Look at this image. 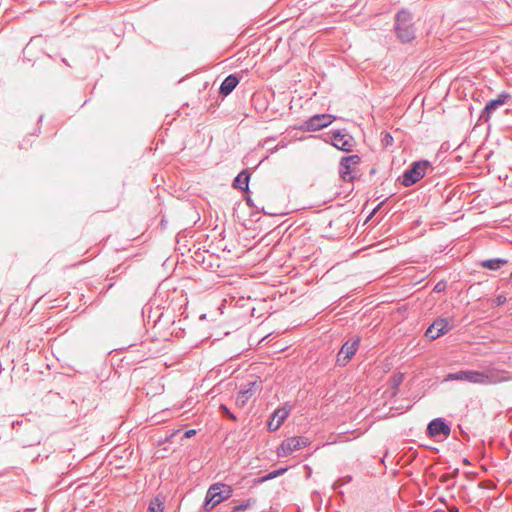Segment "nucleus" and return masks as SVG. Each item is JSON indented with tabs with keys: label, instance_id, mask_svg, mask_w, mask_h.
Returning a JSON list of instances; mask_svg holds the SVG:
<instances>
[{
	"label": "nucleus",
	"instance_id": "f257e3e1",
	"mask_svg": "<svg viewBox=\"0 0 512 512\" xmlns=\"http://www.w3.org/2000/svg\"><path fill=\"white\" fill-rule=\"evenodd\" d=\"M393 30L400 43L411 44L416 39L413 14L407 9H400L394 17Z\"/></svg>",
	"mask_w": 512,
	"mask_h": 512
},
{
	"label": "nucleus",
	"instance_id": "f03ea898",
	"mask_svg": "<svg viewBox=\"0 0 512 512\" xmlns=\"http://www.w3.org/2000/svg\"><path fill=\"white\" fill-rule=\"evenodd\" d=\"M232 493V487L225 483L218 482L212 484L206 492L205 500L202 505V511L210 512L218 504L229 499L232 496Z\"/></svg>",
	"mask_w": 512,
	"mask_h": 512
},
{
	"label": "nucleus",
	"instance_id": "7ed1b4c3",
	"mask_svg": "<svg viewBox=\"0 0 512 512\" xmlns=\"http://www.w3.org/2000/svg\"><path fill=\"white\" fill-rule=\"evenodd\" d=\"M431 163L427 160H419L413 162L402 174L401 184L405 187H410L420 181L426 174Z\"/></svg>",
	"mask_w": 512,
	"mask_h": 512
},
{
	"label": "nucleus",
	"instance_id": "20e7f679",
	"mask_svg": "<svg viewBox=\"0 0 512 512\" xmlns=\"http://www.w3.org/2000/svg\"><path fill=\"white\" fill-rule=\"evenodd\" d=\"M335 119L331 114H315L295 128L304 132H315L328 127Z\"/></svg>",
	"mask_w": 512,
	"mask_h": 512
},
{
	"label": "nucleus",
	"instance_id": "39448f33",
	"mask_svg": "<svg viewBox=\"0 0 512 512\" xmlns=\"http://www.w3.org/2000/svg\"><path fill=\"white\" fill-rule=\"evenodd\" d=\"M308 444V438L303 436H293L282 441L277 454L279 457H286L296 450L305 448Z\"/></svg>",
	"mask_w": 512,
	"mask_h": 512
},
{
	"label": "nucleus",
	"instance_id": "423d86ee",
	"mask_svg": "<svg viewBox=\"0 0 512 512\" xmlns=\"http://www.w3.org/2000/svg\"><path fill=\"white\" fill-rule=\"evenodd\" d=\"M356 142L354 137L349 134L345 129L335 130L332 133L331 145L343 152H351Z\"/></svg>",
	"mask_w": 512,
	"mask_h": 512
},
{
	"label": "nucleus",
	"instance_id": "0eeeda50",
	"mask_svg": "<svg viewBox=\"0 0 512 512\" xmlns=\"http://www.w3.org/2000/svg\"><path fill=\"white\" fill-rule=\"evenodd\" d=\"M452 328L453 324H451L449 319L438 317L427 328L425 337L430 340H436L439 337L447 334L450 330H452Z\"/></svg>",
	"mask_w": 512,
	"mask_h": 512
},
{
	"label": "nucleus",
	"instance_id": "6e6552de",
	"mask_svg": "<svg viewBox=\"0 0 512 512\" xmlns=\"http://www.w3.org/2000/svg\"><path fill=\"white\" fill-rule=\"evenodd\" d=\"M359 343H360L359 337L347 340L342 345L340 351L337 354V358H336L337 364L340 366H345L357 352Z\"/></svg>",
	"mask_w": 512,
	"mask_h": 512
},
{
	"label": "nucleus",
	"instance_id": "1a4fd4ad",
	"mask_svg": "<svg viewBox=\"0 0 512 512\" xmlns=\"http://www.w3.org/2000/svg\"><path fill=\"white\" fill-rule=\"evenodd\" d=\"M510 99L511 95L509 93L502 92L498 95L497 98L488 101L481 111L479 120L488 122L493 112L496 111L499 107L505 105Z\"/></svg>",
	"mask_w": 512,
	"mask_h": 512
},
{
	"label": "nucleus",
	"instance_id": "9d476101",
	"mask_svg": "<svg viewBox=\"0 0 512 512\" xmlns=\"http://www.w3.org/2000/svg\"><path fill=\"white\" fill-rule=\"evenodd\" d=\"M262 390V381L253 380L248 382L243 388H241L236 397V405L244 407L247 401L255 395L257 392Z\"/></svg>",
	"mask_w": 512,
	"mask_h": 512
},
{
	"label": "nucleus",
	"instance_id": "9b49d317",
	"mask_svg": "<svg viewBox=\"0 0 512 512\" xmlns=\"http://www.w3.org/2000/svg\"><path fill=\"white\" fill-rule=\"evenodd\" d=\"M451 433V427L442 417H437L431 420L426 428V434L429 437H437L443 435L449 437Z\"/></svg>",
	"mask_w": 512,
	"mask_h": 512
},
{
	"label": "nucleus",
	"instance_id": "f8f14e48",
	"mask_svg": "<svg viewBox=\"0 0 512 512\" xmlns=\"http://www.w3.org/2000/svg\"><path fill=\"white\" fill-rule=\"evenodd\" d=\"M479 371L476 370H461L454 373H449L445 377V381H466L478 384L481 381L479 378Z\"/></svg>",
	"mask_w": 512,
	"mask_h": 512
},
{
	"label": "nucleus",
	"instance_id": "ddd939ff",
	"mask_svg": "<svg viewBox=\"0 0 512 512\" xmlns=\"http://www.w3.org/2000/svg\"><path fill=\"white\" fill-rule=\"evenodd\" d=\"M290 414V409H287L286 407H279L277 408L271 415L267 427L270 432H274L278 430L281 425L284 423L286 418Z\"/></svg>",
	"mask_w": 512,
	"mask_h": 512
},
{
	"label": "nucleus",
	"instance_id": "4468645a",
	"mask_svg": "<svg viewBox=\"0 0 512 512\" xmlns=\"http://www.w3.org/2000/svg\"><path fill=\"white\" fill-rule=\"evenodd\" d=\"M481 381L478 384H496L508 380L507 377L500 375L494 370L479 371Z\"/></svg>",
	"mask_w": 512,
	"mask_h": 512
},
{
	"label": "nucleus",
	"instance_id": "2eb2a0df",
	"mask_svg": "<svg viewBox=\"0 0 512 512\" xmlns=\"http://www.w3.org/2000/svg\"><path fill=\"white\" fill-rule=\"evenodd\" d=\"M239 84V78L235 74L228 75L221 83L219 93L222 96H228Z\"/></svg>",
	"mask_w": 512,
	"mask_h": 512
},
{
	"label": "nucleus",
	"instance_id": "dca6fc26",
	"mask_svg": "<svg viewBox=\"0 0 512 512\" xmlns=\"http://www.w3.org/2000/svg\"><path fill=\"white\" fill-rule=\"evenodd\" d=\"M250 177V172L244 169L234 178L232 186L244 192L249 191Z\"/></svg>",
	"mask_w": 512,
	"mask_h": 512
},
{
	"label": "nucleus",
	"instance_id": "f3484780",
	"mask_svg": "<svg viewBox=\"0 0 512 512\" xmlns=\"http://www.w3.org/2000/svg\"><path fill=\"white\" fill-rule=\"evenodd\" d=\"M507 263L508 261L504 258H493L482 261L480 265L489 270H498Z\"/></svg>",
	"mask_w": 512,
	"mask_h": 512
},
{
	"label": "nucleus",
	"instance_id": "a211bd4d",
	"mask_svg": "<svg viewBox=\"0 0 512 512\" xmlns=\"http://www.w3.org/2000/svg\"><path fill=\"white\" fill-rule=\"evenodd\" d=\"M287 470H288V467H281V468L275 469V470L265 474L264 476H261V477L255 479L254 484H262L266 481L272 480L278 476L283 475Z\"/></svg>",
	"mask_w": 512,
	"mask_h": 512
},
{
	"label": "nucleus",
	"instance_id": "6ab92c4d",
	"mask_svg": "<svg viewBox=\"0 0 512 512\" xmlns=\"http://www.w3.org/2000/svg\"><path fill=\"white\" fill-rule=\"evenodd\" d=\"M351 172V164L344 163V159L342 157L339 163V173L343 181L351 182L355 179V177L351 175Z\"/></svg>",
	"mask_w": 512,
	"mask_h": 512
},
{
	"label": "nucleus",
	"instance_id": "aec40b11",
	"mask_svg": "<svg viewBox=\"0 0 512 512\" xmlns=\"http://www.w3.org/2000/svg\"><path fill=\"white\" fill-rule=\"evenodd\" d=\"M257 503V500L255 498H248L247 500L243 501L242 503L235 505L231 512H242L245 511L251 507H253Z\"/></svg>",
	"mask_w": 512,
	"mask_h": 512
},
{
	"label": "nucleus",
	"instance_id": "412c9836",
	"mask_svg": "<svg viewBox=\"0 0 512 512\" xmlns=\"http://www.w3.org/2000/svg\"><path fill=\"white\" fill-rule=\"evenodd\" d=\"M164 503L159 499V497H154L148 506L147 512H163Z\"/></svg>",
	"mask_w": 512,
	"mask_h": 512
},
{
	"label": "nucleus",
	"instance_id": "4be33fe9",
	"mask_svg": "<svg viewBox=\"0 0 512 512\" xmlns=\"http://www.w3.org/2000/svg\"><path fill=\"white\" fill-rule=\"evenodd\" d=\"M404 375L402 373L394 374L390 381L393 389L397 390L403 382Z\"/></svg>",
	"mask_w": 512,
	"mask_h": 512
},
{
	"label": "nucleus",
	"instance_id": "5701e85b",
	"mask_svg": "<svg viewBox=\"0 0 512 512\" xmlns=\"http://www.w3.org/2000/svg\"><path fill=\"white\" fill-rule=\"evenodd\" d=\"M183 331H184V328L181 326V320H179L178 322H176V321L172 322L171 334H174L176 337H180Z\"/></svg>",
	"mask_w": 512,
	"mask_h": 512
},
{
	"label": "nucleus",
	"instance_id": "b1692460",
	"mask_svg": "<svg viewBox=\"0 0 512 512\" xmlns=\"http://www.w3.org/2000/svg\"><path fill=\"white\" fill-rule=\"evenodd\" d=\"M40 442H41L40 435H35L31 440H22L21 445L23 447H30V446L40 444Z\"/></svg>",
	"mask_w": 512,
	"mask_h": 512
},
{
	"label": "nucleus",
	"instance_id": "393cba45",
	"mask_svg": "<svg viewBox=\"0 0 512 512\" xmlns=\"http://www.w3.org/2000/svg\"><path fill=\"white\" fill-rule=\"evenodd\" d=\"M343 159H344V163L351 164V166L357 165L361 162V158L357 154L350 155V156H344Z\"/></svg>",
	"mask_w": 512,
	"mask_h": 512
},
{
	"label": "nucleus",
	"instance_id": "a878e982",
	"mask_svg": "<svg viewBox=\"0 0 512 512\" xmlns=\"http://www.w3.org/2000/svg\"><path fill=\"white\" fill-rule=\"evenodd\" d=\"M343 159H344V163L351 164V166L357 165L361 162V158L357 154L350 155V156H344Z\"/></svg>",
	"mask_w": 512,
	"mask_h": 512
},
{
	"label": "nucleus",
	"instance_id": "bb28decb",
	"mask_svg": "<svg viewBox=\"0 0 512 512\" xmlns=\"http://www.w3.org/2000/svg\"><path fill=\"white\" fill-rule=\"evenodd\" d=\"M219 410L223 413L224 416L230 418L231 420H233V421L237 420V417L235 416V414H233L225 404H221L219 406Z\"/></svg>",
	"mask_w": 512,
	"mask_h": 512
},
{
	"label": "nucleus",
	"instance_id": "cd10ccee",
	"mask_svg": "<svg viewBox=\"0 0 512 512\" xmlns=\"http://www.w3.org/2000/svg\"><path fill=\"white\" fill-rule=\"evenodd\" d=\"M382 143L385 147L392 146L394 139L393 136L389 132L382 133Z\"/></svg>",
	"mask_w": 512,
	"mask_h": 512
},
{
	"label": "nucleus",
	"instance_id": "c85d7f7f",
	"mask_svg": "<svg viewBox=\"0 0 512 512\" xmlns=\"http://www.w3.org/2000/svg\"><path fill=\"white\" fill-rule=\"evenodd\" d=\"M506 300V296L500 294L495 298L494 302L497 306H501L506 302Z\"/></svg>",
	"mask_w": 512,
	"mask_h": 512
},
{
	"label": "nucleus",
	"instance_id": "c756f323",
	"mask_svg": "<svg viewBox=\"0 0 512 512\" xmlns=\"http://www.w3.org/2000/svg\"><path fill=\"white\" fill-rule=\"evenodd\" d=\"M445 288H446V283H445V282H443V281H440V282H438V283L435 285V287H434V291H436V292H442V291H444V290H445Z\"/></svg>",
	"mask_w": 512,
	"mask_h": 512
},
{
	"label": "nucleus",
	"instance_id": "7c9ffc66",
	"mask_svg": "<svg viewBox=\"0 0 512 512\" xmlns=\"http://www.w3.org/2000/svg\"><path fill=\"white\" fill-rule=\"evenodd\" d=\"M385 201H382L380 202L373 210L372 212L370 213V215L367 217V221L370 220L375 214L376 212L380 209V207L384 204Z\"/></svg>",
	"mask_w": 512,
	"mask_h": 512
},
{
	"label": "nucleus",
	"instance_id": "2f4dec72",
	"mask_svg": "<svg viewBox=\"0 0 512 512\" xmlns=\"http://www.w3.org/2000/svg\"><path fill=\"white\" fill-rule=\"evenodd\" d=\"M385 201H382L380 202L373 210L372 212L370 213V215L367 217V221L370 220L375 214L376 212L380 209V207L384 204Z\"/></svg>",
	"mask_w": 512,
	"mask_h": 512
},
{
	"label": "nucleus",
	"instance_id": "473e14b6",
	"mask_svg": "<svg viewBox=\"0 0 512 512\" xmlns=\"http://www.w3.org/2000/svg\"><path fill=\"white\" fill-rule=\"evenodd\" d=\"M385 201H382L380 202L373 210L372 212L370 213V215L367 217V221L370 220L375 214L376 212L380 209V207L384 204Z\"/></svg>",
	"mask_w": 512,
	"mask_h": 512
},
{
	"label": "nucleus",
	"instance_id": "72a5a7b5",
	"mask_svg": "<svg viewBox=\"0 0 512 512\" xmlns=\"http://www.w3.org/2000/svg\"><path fill=\"white\" fill-rule=\"evenodd\" d=\"M195 434H196V430L195 429H189V430L184 432V437L185 438H191Z\"/></svg>",
	"mask_w": 512,
	"mask_h": 512
},
{
	"label": "nucleus",
	"instance_id": "f704fd0d",
	"mask_svg": "<svg viewBox=\"0 0 512 512\" xmlns=\"http://www.w3.org/2000/svg\"><path fill=\"white\" fill-rule=\"evenodd\" d=\"M163 318H164V313H163V312H161V313L159 314V316L157 317V319L155 320V325L160 324Z\"/></svg>",
	"mask_w": 512,
	"mask_h": 512
},
{
	"label": "nucleus",
	"instance_id": "c9c22d12",
	"mask_svg": "<svg viewBox=\"0 0 512 512\" xmlns=\"http://www.w3.org/2000/svg\"><path fill=\"white\" fill-rule=\"evenodd\" d=\"M245 200H246V203H247L248 206H250V207L253 206L252 200H251V198L249 196L246 197Z\"/></svg>",
	"mask_w": 512,
	"mask_h": 512
},
{
	"label": "nucleus",
	"instance_id": "e433bc0d",
	"mask_svg": "<svg viewBox=\"0 0 512 512\" xmlns=\"http://www.w3.org/2000/svg\"><path fill=\"white\" fill-rule=\"evenodd\" d=\"M463 463H465V464H470V462H469V460H468L467 458H464V459H463Z\"/></svg>",
	"mask_w": 512,
	"mask_h": 512
},
{
	"label": "nucleus",
	"instance_id": "4c0bfd02",
	"mask_svg": "<svg viewBox=\"0 0 512 512\" xmlns=\"http://www.w3.org/2000/svg\"><path fill=\"white\" fill-rule=\"evenodd\" d=\"M351 479H352V478H351L350 476H348V477H347V480H346V482H349V481H351Z\"/></svg>",
	"mask_w": 512,
	"mask_h": 512
},
{
	"label": "nucleus",
	"instance_id": "58836bf2",
	"mask_svg": "<svg viewBox=\"0 0 512 512\" xmlns=\"http://www.w3.org/2000/svg\"><path fill=\"white\" fill-rule=\"evenodd\" d=\"M42 119H43V115H41V116L39 117V122H41V121H42Z\"/></svg>",
	"mask_w": 512,
	"mask_h": 512
},
{
	"label": "nucleus",
	"instance_id": "ea45409f",
	"mask_svg": "<svg viewBox=\"0 0 512 512\" xmlns=\"http://www.w3.org/2000/svg\"><path fill=\"white\" fill-rule=\"evenodd\" d=\"M510 280H512V271H511V274H510Z\"/></svg>",
	"mask_w": 512,
	"mask_h": 512
}]
</instances>
